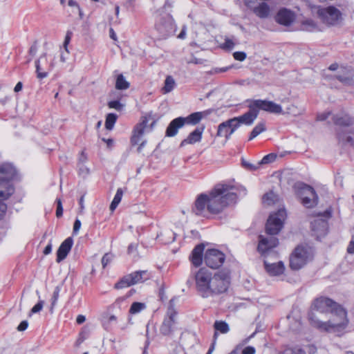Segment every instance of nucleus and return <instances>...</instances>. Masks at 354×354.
Returning a JSON list of instances; mask_svg holds the SVG:
<instances>
[{"mask_svg": "<svg viewBox=\"0 0 354 354\" xmlns=\"http://www.w3.org/2000/svg\"><path fill=\"white\" fill-rule=\"evenodd\" d=\"M236 44V42L234 41V37L229 38L225 37V41L220 45V47L225 50H232Z\"/></svg>", "mask_w": 354, "mask_h": 354, "instance_id": "38", "label": "nucleus"}, {"mask_svg": "<svg viewBox=\"0 0 354 354\" xmlns=\"http://www.w3.org/2000/svg\"><path fill=\"white\" fill-rule=\"evenodd\" d=\"M311 229L313 235L315 236L317 239H320L327 233L328 223L326 220L321 217L314 219V221L311 222Z\"/></svg>", "mask_w": 354, "mask_h": 354, "instance_id": "19", "label": "nucleus"}, {"mask_svg": "<svg viewBox=\"0 0 354 354\" xmlns=\"http://www.w3.org/2000/svg\"><path fill=\"white\" fill-rule=\"evenodd\" d=\"M37 45L35 44H32L29 49V54L32 56H34L37 53Z\"/></svg>", "mask_w": 354, "mask_h": 354, "instance_id": "61", "label": "nucleus"}, {"mask_svg": "<svg viewBox=\"0 0 354 354\" xmlns=\"http://www.w3.org/2000/svg\"><path fill=\"white\" fill-rule=\"evenodd\" d=\"M340 71H342V74H338L336 77L337 79L341 82L342 83L346 84V85H352L353 84V80L348 75V70L341 67Z\"/></svg>", "mask_w": 354, "mask_h": 354, "instance_id": "26", "label": "nucleus"}, {"mask_svg": "<svg viewBox=\"0 0 354 354\" xmlns=\"http://www.w3.org/2000/svg\"><path fill=\"white\" fill-rule=\"evenodd\" d=\"M277 23L283 26H290L295 20V15L287 9L280 10L275 17Z\"/></svg>", "mask_w": 354, "mask_h": 354, "instance_id": "22", "label": "nucleus"}, {"mask_svg": "<svg viewBox=\"0 0 354 354\" xmlns=\"http://www.w3.org/2000/svg\"><path fill=\"white\" fill-rule=\"evenodd\" d=\"M255 348L251 346H246L241 351V354H255Z\"/></svg>", "mask_w": 354, "mask_h": 354, "instance_id": "50", "label": "nucleus"}, {"mask_svg": "<svg viewBox=\"0 0 354 354\" xmlns=\"http://www.w3.org/2000/svg\"><path fill=\"white\" fill-rule=\"evenodd\" d=\"M301 29L308 32H314L319 30L317 23L312 19H306L301 22Z\"/></svg>", "mask_w": 354, "mask_h": 354, "instance_id": "30", "label": "nucleus"}, {"mask_svg": "<svg viewBox=\"0 0 354 354\" xmlns=\"http://www.w3.org/2000/svg\"><path fill=\"white\" fill-rule=\"evenodd\" d=\"M7 210V205L6 203L0 201V219L3 218Z\"/></svg>", "mask_w": 354, "mask_h": 354, "instance_id": "54", "label": "nucleus"}, {"mask_svg": "<svg viewBox=\"0 0 354 354\" xmlns=\"http://www.w3.org/2000/svg\"><path fill=\"white\" fill-rule=\"evenodd\" d=\"M317 15L323 23L330 26L337 25L342 20V12L334 6L317 8Z\"/></svg>", "mask_w": 354, "mask_h": 354, "instance_id": "11", "label": "nucleus"}, {"mask_svg": "<svg viewBox=\"0 0 354 354\" xmlns=\"http://www.w3.org/2000/svg\"><path fill=\"white\" fill-rule=\"evenodd\" d=\"M148 278L149 274L147 271H136L122 278L120 281L115 284V288L116 289L127 288L136 283L143 282Z\"/></svg>", "mask_w": 354, "mask_h": 354, "instance_id": "13", "label": "nucleus"}, {"mask_svg": "<svg viewBox=\"0 0 354 354\" xmlns=\"http://www.w3.org/2000/svg\"><path fill=\"white\" fill-rule=\"evenodd\" d=\"M123 195V191L121 188H118L117 189L116 194L113 198V200L112 201L111 205H110V209L111 211L113 212L119 203H120L122 200V197Z\"/></svg>", "mask_w": 354, "mask_h": 354, "instance_id": "33", "label": "nucleus"}, {"mask_svg": "<svg viewBox=\"0 0 354 354\" xmlns=\"http://www.w3.org/2000/svg\"><path fill=\"white\" fill-rule=\"evenodd\" d=\"M230 285L229 274L224 271L213 274L205 269H201V296L211 297L225 292Z\"/></svg>", "mask_w": 354, "mask_h": 354, "instance_id": "4", "label": "nucleus"}, {"mask_svg": "<svg viewBox=\"0 0 354 354\" xmlns=\"http://www.w3.org/2000/svg\"><path fill=\"white\" fill-rule=\"evenodd\" d=\"M312 308L309 320L312 326L321 331L339 332L348 325L345 309L329 298L316 299Z\"/></svg>", "mask_w": 354, "mask_h": 354, "instance_id": "1", "label": "nucleus"}, {"mask_svg": "<svg viewBox=\"0 0 354 354\" xmlns=\"http://www.w3.org/2000/svg\"><path fill=\"white\" fill-rule=\"evenodd\" d=\"M203 248V244L201 243V263L203 260L205 263L212 269L218 268L223 264L225 259L224 253L216 249H209L206 250L203 257L202 250Z\"/></svg>", "mask_w": 354, "mask_h": 354, "instance_id": "9", "label": "nucleus"}, {"mask_svg": "<svg viewBox=\"0 0 354 354\" xmlns=\"http://www.w3.org/2000/svg\"><path fill=\"white\" fill-rule=\"evenodd\" d=\"M264 266L266 272L270 276H279L285 270L284 264L282 261L272 262L270 258L264 259Z\"/></svg>", "mask_w": 354, "mask_h": 354, "instance_id": "20", "label": "nucleus"}, {"mask_svg": "<svg viewBox=\"0 0 354 354\" xmlns=\"http://www.w3.org/2000/svg\"><path fill=\"white\" fill-rule=\"evenodd\" d=\"M53 67V61L48 60L46 53L42 54L39 59L35 61L37 77L39 80L46 78Z\"/></svg>", "mask_w": 354, "mask_h": 354, "instance_id": "15", "label": "nucleus"}, {"mask_svg": "<svg viewBox=\"0 0 354 354\" xmlns=\"http://www.w3.org/2000/svg\"><path fill=\"white\" fill-rule=\"evenodd\" d=\"M296 187L301 198V203L305 207L310 208L317 204L318 196L311 186L304 183H298Z\"/></svg>", "mask_w": 354, "mask_h": 354, "instance_id": "12", "label": "nucleus"}, {"mask_svg": "<svg viewBox=\"0 0 354 354\" xmlns=\"http://www.w3.org/2000/svg\"><path fill=\"white\" fill-rule=\"evenodd\" d=\"M189 259L192 263V267L190 276L187 281V285L190 288L195 286L198 290L199 288V244L195 245L189 255Z\"/></svg>", "mask_w": 354, "mask_h": 354, "instance_id": "10", "label": "nucleus"}, {"mask_svg": "<svg viewBox=\"0 0 354 354\" xmlns=\"http://www.w3.org/2000/svg\"><path fill=\"white\" fill-rule=\"evenodd\" d=\"M183 125H196L199 123V112H195L187 117H183Z\"/></svg>", "mask_w": 354, "mask_h": 354, "instance_id": "27", "label": "nucleus"}, {"mask_svg": "<svg viewBox=\"0 0 354 354\" xmlns=\"http://www.w3.org/2000/svg\"><path fill=\"white\" fill-rule=\"evenodd\" d=\"M118 115L115 113H109L106 117L105 127L108 130H111L117 120Z\"/></svg>", "mask_w": 354, "mask_h": 354, "instance_id": "35", "label": "nucleus"}, {"mask_svg": "<svg viewBox=\"0 0 354 354\" xmlns=\"http://www.w3.org/2000/svg\"><path fill=\"white\" fill-rule=\"evenodd\" d=\"M59 292H60V288L59 286H56L52 296L51 299V304L52 306H54L56 304V302L58 300L59 296Z\"/></svg>", "mask_w": 354, "mask_h": 354, "instance_id": "43", "label": "nucleus"}, {"mask_svg": "<svg viewBox=\"0 0 354 354\" xmlns=\"http://www.w3.org/2000/svg\"><path fill=\"white\" fill-rule=\"evenodd\" d=\"M57 210H56V216L57 217H60L63 214V208H62V204L61 200L57 199Z\"/></svg>", "mask_w": 354, "mask_h": 354, "instance_id": "51", "label": "nucleus"}, {"mask_svg": "<svg viewBox=\"0 0 354 354\" xmlns=\"http://www.w3.org/2000/svg\"><path fill=\"white\" fill-rule=\"evenodd\" d=\"M263 203L265 205H270L278 200V196L272 192H270L263 196Z\"/></svg>", "mask_w": 354, "mask_h": 354, "instance_id": "34", "label": "nucleus"}, {"mask_svg": "<svg viewBox=\"0 0 354 354\" xmlns=\"http://www.w3.org/2000/svg\"><path fill=\"white\" fill-rule=\"evenodd\" d=\"M236 124L233 118L221 123L218 127L217 136L224 137L226 140H228L230 136L238 129Z\"/></svg>", "mask_w": 354, "mask_h": 354, "instance_id": "18", "label": "nucleus"}, {"mask_svg": "<svg viewBox=\"0 0 354 354\" xmlns=\"http://www.w3.org/2000/svg\"><path fill=\"white\" fill-rule=\"evenodd\" d=\"M247 102H248L249 111L240 116L233 118V120H235V123H237L236 126L238 128L241 124L247 126L252 124L258 116V111L254 107L252 100H249Z\"/></svg>", "mask_w": 354, "mask_h": 354, "instance_id": "16", "label": "nucleus"}, {"mask_svg": "<svg viewBox=\"0 0 354 354\" xmlns=\"http://www.w3.org/2000/svg\"><path fill=\"white\" fill-rule=\"evenodd\" d=\"M266 130L265 122H259L252 129L249 136V140H253L257 136Z\"/></svg>", "mask_w": 354, "mask_h": 354, "instance_id": "29", "label": "nucleus"}, {"mask_svg": "<svg viewBox=\"0 0 354 354\" xmlns=\"http://www.w3.org/2000/svg\"><path fill=\"white\" fill-rule=\"evenodd\" d=\"M72 32L71 31H68L66 32L64 41V48L66 50V54H69L68 50V45L70 43V41L71 39Z\"/></svg>", "mask_w": 354, "mask_h": 354, "instance_id": "45", "label": "nucleus"}, {"mask_svg": "<svg viewBox=\"0 0 354 354\" xmlns=\"http://www.w3.org/2000/svg\"><path fill=\"white\" fill-rule=\"evenodd\" d=\"M285 354H306V353L299 348H293L287 349Z\"/></svg>", "mask_w": 354, "mask_h": 354, "instance_id": "48", "label": "nucleus"}, {"mask_svg": "<svg viewBox=\"0 0 354 354\" xmlns=\"http://www.w3.org/2000/svg\"><path fill=\"white\" fill-rule=\"evenodd\" d=\"M109 109H113L116 111H121L124 107V104H121L118 100H113L108 102Z\"/></svg>", "mask_w": 354, "mask_h": 354, "instance_id": "40", "label": "nucleus"}, {"mask_svg": "<svg viewBox=\"0 0 354 354\" xmlns=\"http://www.w3.org/2000/svg\"><path fill=\"white\" fill-rule=\"evenodd\" d=\"M176 297H173L169 302L166 316L160 327V332L163 335H170L175 329L177 312L175 308Z\"/></svg>", "mask_w": 354, "mask_h": 354, "instance_id": "7", "label": "nucleus"}, {"mask_svg": "<svg viewBox=\"0 0 354 354\" xmlns=\"http://www.w3.org/2000/svg\"><path fill=\"white\" fill-rule=\"evenodd\" d=\"M286 218V212L284 209H279L277 212L271 214L266 225V230L268 235L259 236L258 251L266 258H269V254L271 253L272 248H275L278 243V239L272 236L277 234L283 227V222Z\"/></svg>", "mask_w": 354, "mask_h": 354, "instance_id": "3", "label": "nucleus"}, {"mask_svg": "<svg viewBox=\"0 0 354 354\" xmlns=\"http://www.w3.org/2000/svg\"><path fill=\"white\" fill-rule=\"evenodd\" d=\"M146 308V305L145 303L141 302H133L131 308L129 309V313L131 314H137L140 313L142 310Z\"/></svg>", "mask_w": 354, "mask_h": 354, "instance_id": "36", "label": "nucleus"}, {"mask_svg": "<svg viewBox=\"0 0 354 354\" xmlns=\"http://www.w3.org/2000/svg\"><path fill=\"white\" fill-rule=\"evenodd\" d=\"M330 114L331 113L330 111L319 113L317 116V119L319 121L326 120L330 115Z\"/></svg>", "mask_w": 354, "mask_h": 354, "instance_id": "52", "label": "nucleus"}, {"mask_svg": "<svg viewBox=\"0 0 354 354\" xmlns=\"http://www.w3.org/2000/svg\"><path fill=\"white\" fill-rule=\"evenodd\" d=\"M87 160V155L84 152V151H82L79 156L78 161L80 163H84Z\"/></svg>", "mask_w": 354, "mask_h": 354, "instance_id": "59", "label": "nucleus"}, {"mask_svg": "<svg viewBox=\"0 0 354 354\" xmlns=\"http://www.w3.org/2000/svg\"><path fill=\"white\" fill-rule=\"evenodd\" d=\"M44 304V301L43 300H39L38 303L32 308L30 315L40 312L43 308Z\"/></svg>", "mask_w": 354, "mask_h": 354, "instance_id": "42", "label": "nucleus"}, {"mask_svg": "<svg viewBox=\"0 0 354 354\" xmlns=\"http://www.w3.org/2000/svg\"><path fill=\"white\" fill-rule=\"evenodd\" d=\"M16 175V169L10 163L0 166V201L7 200L15 192V187L11 180Z\"/></svg>", "mask_w": 354, "mask_h": 354, "instance_id": "5", "label": "nucleus"}, {"mask_svg": "<svg viewBox=\"0 0 354 354\" xmlns=\"http://www.w3.org/2000/svg\"><path fill=\"white\" fill-rule=\"evenodd\" d=\"M140 142V144H138V145H139V146H138V149H137V150H138V151L139 153H140V152L142 151V150L143 147L145 146V145H146V143H147V140H141Z\"/></svg>", "mask_w": 354, "mask_h": 354, "instance_id": "63", "label": "nucleus"}, {"mask_svg": "<svg viewBox=\"0 0 354 354\" xmlns=\"http://www.w3.org/2000/svg\"><path fill=\"white\" fill-rule=\"evenodd\" d=\"M236 188L227 184H218L209 195L201 194V212L207 207L212 214H218L236 202Z\"/></svg>", "mask_w": 354, "mask_h": 354, "instance_id": "2", "label": "nucleus"}, {"mask_svg": "<svg viewBox=\"0 0 354 354\" xmlns=\"http://www.w3.org/2000/svg\"><path fill=\"white\" fill-rule=\"evenodd\" d=\"M313 257V249L308 245H298L290 257V266L292 270H299Z\"/></svg>", "mask_w": 354, "mask_h": 354, "instance_id": "6", "label": "nucleus"}, {"mask_svg": "<svg viewBox=\"0 0 354 354\" xmlns=\"http://www.w3.org/2000/svg\"><path fill=\"white\" fill-rule=\"evenodd\" d=\"M81 222L79 219H76L73 225V233L77 234L80 229Z\"/></svg>", "mask_w": 354, "mask_h": 354, "instance_id": "58", "label": "nucleus"}, {"mask_svg": "<svg viewBox=\"0 0 354 354\" xmlns=\"http://www.w3.org/2000/svg\"><path fill=\"white\" fill-rule=\"evenodd\" d=\"M182 120L183 117H178L171 120L166 129L167 136L173 137L177 134L178 129L183 127Z\"/></svg>", "mask_w": 354, "mask_h": 354, "instance_id": "24", "label": "nucleus"}, {"mask_svg": "<svg viewBox=\"0 0 354 354\" xmlns=\"http://www.w3.org/2000/svg\"><path fill=\"white\" fill-rule=\"evenodd\" d=\"M148 122L149 120L147 117H142L141 121L134 127L131 138V142L133 145H138L143 140L144 133L152 129L155 122L151 123L150 127H147Z\"/></svg>", "mask_w": 354, "mask_h": 354, "instance_id": "14", "label": "nucleus"}, {"mask_svg": "<svg viewBox=\"0 0 354 354\" xmlns=\"http://www.w3.org/2000/svg\"><path fill=\"white\" fill-rule=\"evenodd\" d=\"M192 213L196 216L199 214V195H198L196 198L194 206L192 208Z\"/></svg>", "mask_w": 354, "mask_h": 354, "instance_id": "49", "label": "nucleus"}, {"mask_svg": "<svg viewBox=\"0 0 354 354\" xmlns=\"http://www.w3.org/2000/svg\"><path fill=\"white\" fill-rule=\"evenodd\" d=\"M199 140V128H196V129L192 132L189 136L185 139L182 142L181 145H184L185 144H194Z\"/></svg>", "mask_w": 354, "mask_h": 354, "instance_id": "32", "label": "nucleus"}, {"mask_svg": "<svg viewBox=\"0 0 354 354\" xmlns=\"http://www.w3.org/2000/svg\"><path fill=\"white\" fill-rule=\"evenodd\" d=\"M333 120L335 124L339 127H348L354 122L353 118L344 112L333 115Z\"/></svg>", "mask_w": 354, "mask_h": 354, "instance_id": "23", "label": "nucleus"}, {"mask_svg": "<svg viewBox=\"0 0 354 354\" xmlns=\"http://www.w3.org/2000/svg\"><path fill=\"white\" fill-rule=\"evenodd\" d=\"M175 86L176 82L174 79L171 76L168 75L165 80V84L161 91L163 94L169 93L174 88Z\"/></svg>", "mask_w": 354, "mask_h": 354, "instance_id": "28", "label": "nucleus"}, {"mask_svg": "<svg viewBox=\"0 0 354 354\" xmlns=\"http://www.w3.org/2000/svg\"><path fill=\"white\" fill-rule=\"evenodd\" d=\"M167 234L169 236V239L165 241V243L173 242L175 240V234L172 232H168Z\"/></svg>", "mask_w": 354, "mask_h": 354, "instance_id": "60", "label": "nucleus"}, {"mask_svg": "<svg viewBox=\"0 0 354 354\" xmlns=\"http://www.w3.org/2000/svg\"><path fill=\"white\" fill-rule=\"evenodd\" d=\"M28 323L27 321H22L18 326L17 330L19 331H24L28 328Z\"/></svg>", "mask_w": 354, "mask_h": 354, "instance_id": "57", "label": "nucleus"}, {"mask_svg": "<svg viewBox=\"0 0 354 354\" xmlns=\"http://www.w3.org/2000/svg\"><path fill=\"white\" fill-rule=\"evenodd\" d=\"M243 165L246 169H248L249 170H251V171L257 170L261 166L260 165L258 164V162L256 164H252V163H250L249 162H247V161H245V160L243 161Z\"/></svg>", "mask_w": 354, "mask_h": 354, "instance_id": "44", "label": "nucleus"}, {"mask_svg": "<svg viewBox=\"0 0 354 354\" xmlns=\"http://www.w3.org/2000/svg\"><path fill=\"white\" fill-rule=\"evenodd\" d=\"M254 107L259 112L262 110L273 114H284L282 106L272 101L263 100H252Z\"/></svg>", "mask_w": 354, "mask_h": 354, "instance_id": "17", "label": "nucleus"}, {"mask_svg": "<svg viewBox=\"0 0 354 354\" xmlns=\"http://www.w3.org/2000/svg\"><path fill=\"white\" fill-rule=\"evenodd\" d=\"M347 252L351 254H354V236H353L347 247Z\"/></svg>", "mask_w": 354, "mask_h": 354, "instance_id": "55", "label": "nucleus"}, {"mask_svg": "<svg viewBox=\"0 0 354 354\" xmlns=\"http://www.w3.org/2000/svg\"><path fill=\"white\" fill-rule=\"evenodd\" d=\"M233 57L236 60L243 61L246 58V54L244 52L237 51L233 53Z\"/></svg>", "mask_w": 354, "mask_h": 354, "instance_id": "47", "label": "nucleus"}, {"mask_svg": "<svg viewBox=\"0 0 354 354\" xmlns=\"http://www.w3.org/2000/svg\"><path fill=\"white\" fill-rule=\"evenodd\" d=\"M52 251V245L50 243L48 244L44 250V254L47 255L49 254Z\"/></svg>", "mask_w": 354, "mask_h": 354, "instance_id": "62", "label": "nucleus"}, {"mask_svg": "<svg viewBox=\"0 0 354 354\" xmlns=\"http://www.w3.org/2000/svg\"><path fill=\"white\" fill-rule=\"evenodd\" d=\"M232 68V66H227V67H223V68H215L212 73H224L228 71L229 69Z\"/></svg>", "mask_w": 354, "mask_h": 354, "instance_id": "56", "label": "nucleus"}, {"mask_svg": "<svg viewBox=\"0 0 354 354\" xmlns=\"http://www.w3.org/2000/svg\"><path fill=\"white\" fill-rule=\"evenodd\" d=\"M112 260V255L111 254H105L102 259V264L103 268H104Z\"/></svg>", "mask_w": 354, "mask_h": 354, "instance_id": "46", "label": "nucleus"}, {"mask_svg": "<svg viewBox=\"0 0 354 354\" xmlns=\"http://www.w3.org/2000/svg\"><path fill=\"white\" fill-rule=\"evenodd\" d=\"M155 30L159 39H166L175 33L176 26L173 18L170 15H166L156 20Z\"/></svg>", "mask_w": 354, "mask_h": 354, "instance_id": "8", "label": "nucleus"}, {"mask_svg": "<svg viewBox=\"0 0 354 354\" xmlns=\"http://www.w3.org/2000/svg\"><path fill=\"white\" fill-rule=\"evenodd\" d=\"M214 328L216 330H218L221 333H227L230 330L228 324L223 321L215 322Z\"/></svg>", "mask_w": 354, "mask_h": 354, "instance_id": "37", "label": "nucleus"}, {"mask_svg": "<svg viewBox=\"0 0 354 354\" xmlns=\"http://www.w3.org/2000/svg\"><path fill=\"white\" fill-rule=\"evenodd\" d=\"M127 253L128 254L133 255L134 257H136L138 256V244L131 243L128 246Z\"/></svg>", "mask_w": 354, "mask_h": 354, "instance_id": "41", "label": "nucleus"}, {"mask_svg": "<svg viewBox=\"0 0 354 354\" xmlns=\"http://www.w3.org/2000/svg\"><path fill=\"white\" fill-rule=\"evenodd\" d=\"M109 36L113 40L117 41L116 33L115 32L112 28H110L109 29Z\"/></svg>", "mask_w": 354, "mask_h": 354, "instance_id": "64", "label": "nucleus"}, {"mask_svg": "<svg viewBox=\"0 0 354 354\" xmlns=\"http://www.w3.org/2000/svg\"><path fill=\"white\" fill-rule=\"evenodd\" d=\"M337 139L339 142L344 145L354 146V131H339Z\"/></svg>", "mask_w": 354, "mask_h": 354, "instance_id": "25", "label": "nucleus"}, {"mask_svg": "<svg viewBox=\"0 0 354 354\" xmlns=\"http://www.w3.org/2000/svg\"><path fill=\"white\" fill-rule=\"evenodd\" d=\"M73 240L71 237H68L65 239L57 251V263L63 261L68 255L73 246Z\"/></svg>", "mask_w": 354, "mask_h": 354, "instance_id": "21", "label": "nucleus"}, {"mask_svg": "<svg viewBox=\"0 0 354 354\" xmlns=\"http://www.w3.org/2000/svg\"><path fill=\"white\" fill-rule=\"evenodd\" d=\"M297 107L292 104L289 107L287 108L286 113L291 114L293 115H299L300 113L296 111Z\"/></svg>", "mask_w": 354, "mask_h": 354, "instance_id": "53", "label": "nucleus"}, {"mask_svg": "<svg viewBox=\"0 0 354 354\" xmlns=\"http://www.w3.org/2000/svg\"><path fill=\"white\" fill-rule=\"evenodd\" d=\"M275 159L276 156L273 153H270L268 155L265 156L260 161L258 162V164L260 165L268 164L274 161Z\"/></svg>", "mask_w": 354, "mask_h": 354, "instance_id": "39", "label": "nucleus"}, {"mask_svg": "<svg viewBox=\"0 0 354 354\" xmlns=\"http://www.w3.org/2000/svg\"><path fill=\"white\" fill-rule=\"evenodd\" d=\"M130 86L129 82H128L122 74L118 75L115 82V88L118 90H126Z\"/></svg>", "mask_w": 354, "mask_h": 354, "instance_id": "31", "label": "nucleus"}]
</instances>
